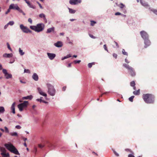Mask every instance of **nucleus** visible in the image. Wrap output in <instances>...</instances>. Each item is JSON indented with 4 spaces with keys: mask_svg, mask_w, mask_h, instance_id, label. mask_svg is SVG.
<instances>
[{
    "mask_svg": "<svg viewBox=\"0 0 157 157\" xmlns=\"http://www.w3.org/2000/svg\"><path fill=\"white\" fill-rule=\"evenodd\" d=\"M141 36L142 38L144 40L145 48H147L151 44V42L149 40V36L147 33L144 31H142L140 32Z\"/></svg>",
    "mask_w": 157,
    "mask_h": 157,
    "instance_id": "nucleus-1",
    "label": "nucleus"
},
{
    "mask_svg": "<svg viewBox=\"0 0 157 157\" xmlns=\"http://www.w3.org/2000/svg\"><path fill=\"white\" fill-rule=\"evenodd\" d=\"M154 96L151 94H144L143 98L144 101L147 103H153L154 101Z\"/></svg>",
    "mask_w": 157,
    "mask_h": 157,
    "instance_id": "nucleus-2",
    "label": "nucleus"
},
{
    "mask_svg": "<svg viewBox=\"0 0 157 157\" xmlns=\"http://www.w3.org/2000/svg\"><path fill=\"white\" fill-rule=\"evenodd\" d=\"M44 24L42 23H41L38 24L36 26H30V28L37 33H39L44 30Z\"/></svg>",
    "mask_w": 157,
    "mask_h": 157,
    "instance_id": "nucleus-3",
    "label": "nucleus"
},
{
    "mask_svg": "<svg viewBox=\"0 0 157 157\" xmlns=\"http://www.w3.org/2000/svg\"><path fill=\"white\" fill-rule=\"evenodd\" d=\"M6 148L12 153L16 155H19V153L16 147L10 143L5 144L4 145Z\"/></svg>",
    "mask_w": 157,
    "mask_h": 157,
    "instance_id": "nucleus-4",
    "label": "nucleus"
},
{
    "mask_svg": "<svg viewBox=\"0 0 157 157\" xmlns=\"http://www.w3.org/2000/svg\"><path fill=\"white\" fill-rule=\"evenodd\" d=\"M48 88V94L52 96L55 95L56 91L54 86L50 83H48L46 84Z\"/></svg>",
    "mask_w": 157,
    "mask_h": 157,
    "instance_id": "nucleus-5",
    "label": "nucleus"
},
{
    "mask_svg": "<svg viewBox=\"0 0 157 157\" xmlns=\"http://www.w3.org/2000/svg\"><path fill=\"white\" fill-rule=\"evenodd\" d=\"M123 66L129 71L130 75L132 76H135L136 73L134 69L132 67L126 63L123 64Z\"/></svg>",
    "mask_w": 157,
    "mask_h": 157,
    "instance_id": "nucleus-6",
    "label": "nucleus"
},
{
    "mask_svg": "<svg viewBox=\"0 0 157 157\" xmlns=\"http://www.w3.org/2000/svg\"><path fill=\"white\" fill-rule=\"evenodd\" d=\"M28 104V102L25 101L23 103H20L17 105L18 108L20 111H22L24 108L26 107Z\"/></svg>",
    "mask_w": 157,
    "mask_h": 157,
    "instance_id": "nucleus-7",
    "label": "nucleus"
},
{
    "mask_svg": "<svg viewBox=\"0 0 157 157\" xmlns=\"http://www.w3.org/2000/svg\"><path fill=\"white\" fill-rule=\"evenodd\" d=\"M20 29L22 31L25 33H31L32 31L26 26H24L23 24L20 25Z\"/></svg>",
    "mask_w": 157,
    "mask_h": 157,
    "instance_id": "nucleus-8",
    "label": "nucleus"
},
{
    "mask_svg": "<svg viewBox=\"0 0 157 157\" xmlns=\"http://www.w3.org/2000/svg\"><path fill=\"white\" fill-rule=\"evenodd\" d=\"M2 72L4 74L5 76L6 79H8L12 78V75L8 73L7 70L6 69H3Z\"/></svg>",
    "mask_w": 157,
    "mask_h": 157,
    "instance_id": "nucleus-9",
    "label": "nucleus"
},
{
    "mask_svg": "<svg viewBox=\"0 0 157 157\" xmlns=\"http://www.w3.org/2000/svg\"><path fill=\"white\" fill-rule=\"evenodd\" d=\"M10 9L16 10L19 11L20 8L18 7L17 4H11L9 6Z\"/></svg>",
    "mask_w": 157,
    "mask_h": 157,
    "instance_id": "nucleus-10",
    "label": "nucleus"
},
{
    "mask_svg": "<svg viewBox=\"0 0 157 157\" xmlns=\"http://www.w3.org/2000/svg\"><path fill=\"white\" fill-rule=\"evenodd\" d=\"M46 145L51 150L54 149L56 147V146L55 144L50 143L48 141L47 142Z\"/></svg>",
    "mask_w": 157,
    "mask_h": 157,
    "instance_id": "nucleus-11",
    "label": "nucleus"
},
{
    "mask_svg": "<svg viewBox=\"0 0 157 157\" xmlns=\"http://www.w3.org/2000/svg\"><path fill=\"white\" fill-rule=\"evenodd\" d=\"M47 55L48 57L51 60H53L56 56V55L54 53L47 52Z\"/></svg>",
    "mask_w": 157,
    "mask_h": 157,
    "instance_id": "nucleus-12",
    "label": "nucleus"
},
{
    "mask_svg": "<svg viewBox=\"0 0 157 157\" xmlns=\"http://www.w3.org/2000/svg\"><path fill=\"white\" fill-rule=\"evenodd\" d=\"M81 0H70L69 1V3L71 5H76L78 3H80Z\"/></svg>",
    "mask_w": 157,
    "mask_h": 157,
    "instance_id": "nucleus-13",
    "label": "nucleus"
},
{
    "mask_svg": "<svg viewBox=\"0 0 157 157\" xmlns=\"http://www.w3.org/2000/svg\"><path fill=\"white\" fill-rule=\"evenodd\" d=\"M37 90L38 91V93L40 95H42L45 97H47V94L43 92L40 88L38 87Z\"/></svg>",
    "mask_w": 157,
    "mask_h": 157,
    "instance_id": "nucleus-14",
    "label": "nucleus"
},
{
    "mask_svg": "<svg viewBox=\"0 0 157 157\" xmlns=\"http://www.w3.org/2000/svg\"><path fill=\"white\" fill-rule=\"evenodd\" d=\"M54 45L58 48L62 47L63 45V43L61 41H58L56 43H55L54 44Z\"/></svg>",
    "mask_w": 157,
    "mask_h": 157,
    "instance_id": "nucleus-15",
    "label": "nucleus"
},
{
    "mask_svg": "<svg viewBox=\"0 0 157 157\" xmlns=\"http://www.w3.org/2000/svg\"><path fill=\"white\" fill-rule=\"evenodd\" d=\"M32 78L35 81H37L39 79L38 75L36 73H34L32 76Z\"/></svg>",
    "mask_w": 157,
    "mask_h": 157,
    "instance_id": "nucleus-16",
    "label": "nucleus"
},
{
    "mask_svg": "<svg viewBox=\"0 0 157 157\" xmlns=\"http://www.w3.org/2000/svg\"><path fill=\"white\" fill-rule=\"evenodd\" d=\"M15 102H13L11 105V109L12 111L11 112L15 114Z\"/></svg>",
    "mask_w": 157,
    "mask_h": 157,
    "instance_id": "nucleus-17",
    "label": "nucleus"
},
{
    "mask_svg": "<svg viewBox=\"0 0 157 157\" xmlns=\"http://www.w3.org/2000/svg\"><path fill=\"white\" fill-rule=\"evenodd\" d=\"M55 31V28L54 27H53L52 28H49L48 29H47V31L46 32V33H50L51 32H54Z\"/></svg>",
    "mask_w": 157,
    "mask_h": 157,
    "instance_id": "nucleus-18",
    "label": "nucleus"
},
{
    "mask_svg": "<svg viewBox=\"0 0 157 157\" xmlns=\"http://www.w3.org/2000/svg\"><path fill=\"white\" fill-rule=\"evenodd\" d=\"M3 56L5 58H11L13 56V54L12 53H5L3 55Z\"/></svg>",
    "mask_w": 157,
    "mask_h": 157,
    "instance_id": "nucleus-19",
    "label": "nucleus"
},
{
    "mask_svg": "<svg viewBox=\"0 0 157 157\" xmlns=\"http://www.w3.org/2000/svg\"><path fill=\"white\" fill-rule=\"evenodd\" d=\"M28 5V6L31 8H32L33 9H35L36 8L35 6L33 5L29 1H26V2Z\"/></svg>",
    "mask_w": 157,
    "mask_h": 157,
    "instance_id": "nucleus-20",
    "label": "nucleus"
},
{
    "mask_svg": "<svg viewBox=\"0 0 157 157\" xmlns=\"http://www.w3.org/2000/svg\"><path fill=\"white\" fill-rule=\"evenodd\" d=\"M0 151L1 152V153H2L3 154L6 153V149L4 147H0Z\"/></svg>",
    "mask_w": 157,
    "mask_h": 157,
    "instance_id": "nucleus-21",
    "label": "nucleus"
},
{
    "mask_svg": "<svg viewBox=\"0 0 157 157\" xmlns=\"http://www.w3.org/2000/svg\"><path fill=\"white\" fill-rule=\"evenodd\" d=\"M32 98H33L32 96L31 95H30L28 96H26V97H23L22 98V99L23 100H24V99H30V100H31V99Z\"/></svg>",
    "mask_w": 157,
    "mask_h": 157,
    "instance_id": "nucleus-22",
    "label": "nucleus"
},
{
    "mask_svg": "<svg viewBox=\"0 0 157 157\" xmlns=\"http://www.w3.org/2000/svg\"><path fill=\"white\" fill-rule=\"evenodd\" d=\"M140 3L143 6L145 7H147L148 6V5L147 3L145 2H143L142 0H140Z\"/></svg>",
    "mask_w": 157,
    "mask_h": 157,
    "instance_id": "nucleus-23",
    "label": "nucleus"
},
{
    "mask_svg": "<svg viewBox=\"0 0 157 157\" xmlns=\"http://www.w3.org/2000/svg\"><path fill=\"white\" fill-rule=\"evenodd\" d=\"M1 154L2 157H10V155L9 153H6L4 154H3L2 153H1Z\"/></svg>",
    "mask_w": 157,
    "mask_h": 157,
    "instance_id": "nucleus-24",
    "label": "nucleus"
},
{
    "mask_svg": "<svg viewBox=\"0 0 157 157\" xmlns=\"http://www.w3.org/2000/svg\"><path fill=\"white\" fill-rule=\"evenodd\" d=\"M68 9L69 10V12L70 13L73 14L75 13V12H76V11L75 10H74L72 9L68 8Z\"/></svg>",
    "mask_w": 157,
    "mask_h": 157,
    "instance_id": "nucleus-25",
    "label": "nucleus"
},
{
    "mask_svg": "<svg viewBox=\"0 0 157 157\" xmlns=\"http://www.w3.org/2000/svg\"><path fill=\"white\" fill-rule=\"evenodd\" d=\"M71 57V55L70 54H68L67 56H65L64 57H62L61 58V60H64V59H66L68 58H69Z\"/></svg>",
    "mask_w": 157,
    "mask_h": 157,
    "instance_id": "nucleus-26",
    "label": "nucleus"
},
{
    "mask_svg": "<svg viewBox=\"0 0 157 157\" xmlns=\"http://www.w3.org/2000/svg\"><path fill=\"white\" fill-rule=\"evenodd\" d=\"M19 53L21 56H23L25 54V52L23 51L21 48H19Z\"/></svg>",
    "mask_w": 157,
    "mask_h": 157,
    "instance_id": "nucleus-27",
    "label": "nucleus"
},
{
    "mask_svg": "<svg viewBox=\"0 0 157 157\" xmlns=\"http://www.w3.org/2000/svg\"><path fill=\"white\" fill-rule=\"evenodd\" d=\"M5 111L4 108L3 106H0V113H3Z\"/></svg>",
    "mask_w": 157,
    "mask_h": 157,
    "instance_id": "nucleus-28",
    "label": "nucleus"
},
{
    "mask_svg": "<svg viewBox=\"0 0 157 157\" xmlns=\"http://www.w3.org/2000/svg\"><path fill=\"white\" fill-rule=\"evenodd\" d=\"M10 134L12 136H17L18 134L17 132H10Z\"/></svg>",
    "mask_w": 157,
    "mask_h": 157,
    "instance_id": "nucleus-29",
    "label": "nucleus"
},
{
    "mask_svg": "<svg viewBox=\"0 0 157 157\" xmlns=\"http://www.w3.org/2000/svg\"><path fill=\"white\" fill-rule=\"evenodd\" d=\"M140 90L139 89L136 91H134L133 92V94L135 95H139L140 94Z\"/></svg>",
    "mask_w": 157,
    "mask_h": 157,
    "instance_id": "nucleus-30",
    "label": "nucleus"
},
{
    "mask_svg": "<svg viewBox=\"0 0 157 157\" xmlns=\"http://www.w3.org/2000/svg\"><path fill=\"white\" fill-rule=\"evenodd\" d=\"M95 64V62H92V63H89L88 64V66L89 68H90L92 67V65H94Z\"/></svg>",
    "mask_w": 157,
    "mask_h": 157,
    "instance_id": "nucleus-31",
    "label": "nucleus"
},
{
    "mask_svg": "<svg viewBox=\"0 0 157 157\" xmlns=\"http://www.w3.org/2000/svg\"><path fill=\"white\" fill-rule=\"evenodd\" d=\"M7 24L8 25L12 26L14 24V22L13 21H9Z\"/></svg>",
    "mask_w": 157,
    "mask_h": 157,
    "instance_id": "nucleus-32",
    "label": "nucleus"
},
{
    "mask_svg": "<svg viewBox=\"0 0 157 157\" xmlns=\"http://www.w3.org/2000/svg\"><path fill=\"white\" fill-rule=\"evenodd\" d=\"M90 22V25L92 26H94V24L96 23V21H91Z\"/></svg>",
    "mask_w": 157,
    "mask_h": 157,
    "instance_id": "nucleus-33",
    "label": "nucleus"
},
{
    "mask_svg": "<svg viewBox=\"0 0 157 157\" xmlns=\"http://www.w3.org/2000/svg\"><path fill=\"white\" fill-rule=\"evenodd\" d=\"M118 6L121 9L123 8L125 6V5L122 3L118 5Z\"/></svg>",
    "mask_w": 157,
    "mask_h": 157,
    "instance_id": "nucleus-34",
    "label": "nucleus"
},
{
    "mask_svg": "<svg viewBox=\"0 0 157 157\" xmlns=\"http://www.w3.org/2000/svg\"><path fill=\"white\" fill-rule=\"evenodd\" d=\"M24 73H26L30 74L31 73L29 69H25L24 70Z\"/></svg>",
    "mask_w": 157,
    "mask_h": 157,
    "instance_id": "nucleus-35",
    "label": "nucleus"
},
{
    "mask_svg": "<svg viewBox=\"0 0 157 157\" xmlns=\"http://www.w3.org/2000/svg\"><path fill=\"white\" fill-rule=\"evenodd\" d=\"M6 44L7 45V48H8V49H9L10 51H11V52H12V49L11 48H10V45L9 44V43H7Z\"/></svg>",
    "mask_w": 157,
    "mask_h": 157,
    "instance_id": "nucleus-36",
    "label": "nucleus"
},
{
    "mask_svg": "<svg viewBox=\"0 0 157 157\" xmlns=\"http://www.w3.org/2000/svg\"><path fill=\"white\" fill-rule=\"evenodd\" d=\"M39 17L40 18H44L45 17V16L44 13H41L39 15Z\"/></svg>",
    "mask_w": 157,
    "mask_h": 157,
    "instance_id": "nucleus-37",
    "label": "nucleus"
},
{
    "mask_svg": "<svg viewBox=\"0 0 157 157\" xmlns=\"http://www.w3.org/2000/svg\"><path fill=\"white\" fill-rule=\"evenodd\" d=\"M134 98V96H131L129 98V101L131 102H132L133 101V99Z\"/></svg>",
    "mask_w": 157,
    "mask_h": 157,
    "instance_id": "nucleus-38",
    "label": "nucleus"
},
{
    "mask_svg": "<svg viewBox=\"0 0 157 157\" xmlns=\"http://www.w3.org/2000/svg\"><path fill=\"white\" fill-rule=\"evenodd\" d=\"M81 61L80 60H75L73 61L75 64L79 63Z\"/></svg>",
    "mask_w": 157,
    "mask_h": 157,
    "instance_id": "nucleus-39",
    "label": "nucleus"
},
{
    "mask_svg": "<svg viewBox=\"0 0 157 157\" xmlns=\"http://www.w3.org/2000/svg\"><path fill=\"white\" fill-rule=\"evenodd\" d=\"M135 83L134 81H132L130 82V86H135Z\"/></svg>",
    "mask_w": 157,
    "mask_h": 157,
    "instance_id": "nucleus-40",
    "label": "nucleus"
},
{
    "mask_svg": "<svg viewBox=\"0 0 157 157\" xmlns=\"http://www.w3.org/2000/svg\"><path fill=\"white\" fill-rule=\"evenodd\" d=\"M122 53L123 55L128 56V53L125 52L124 49H123L122 50Z\"/></svg>",
    "mask_w": 157,
    "mask_h": 157,
    "instance_id": "nucleus-41",
    "label": "nucleus"
},
{
    "mask_svg": "<svg viewBox=\"0 0 157 157\" xmlns=\"http://www.w3.org/2000/svg\"><path fill=\"white\" fill-rule=\"evenodd\" d=\"M151 10L155 14L157 15V10L155 9H153Z\"/></svg>",
    "mask_w": 157,
    "mask_h": 157,
    "instance_id": "nucleus-42",
    "label": "nucleus"
},
{
    "mask_svg": "<svg viewBox=\"0 0 157 157\" xmlns=\"http://www.w3.org/2000/svg\"><path fill=\"white\" fill-rule=\"evenodd\" d=\"M18 11L21 13H22V14L24 15H25V13L22 10H21V9H20Z\"/></svg>",
    "mask_w": 157,
    "mask_h": 157,
    "instance_id": "nucleus-43",
    "label": "nucleus"
},
{
    "mask_svg": "<svg viewBox=\"0 0 157 157\" xmlns=\"http://www.w3.org/2000/svg\"><path fill=\"white\" fill-rule=\"evenodd\" d=\"M113 152L114 154L117 156H119V154L117 153L114 150H113Z\"/></svg>",
    "mask_w": 157,
    "mask_h": 157,
    "instance_id": "nucleus-44",
    "label": "nucleus"
},
{
    "mask_svg": "<svg viewBox=\"0 0 157 157\" xmlns=\"http://www.w3.org/2000/svg\"><path fill=\"white\" fill-rule=\"evenodd\" d=\"M36 3H37L38 4L39 7L40 9H43V7L42 6L41 4L38 2L37 1Z\"/></svg>",
    "mask_w": 157,
    "mask_h": 157,
    "instance_id": "nucleus-45",
    "label": "nucleus"
},
{
    "mask_svg": "<svg viewBox=\"0 0 157 157\" xmlns=\"http://www.w3.org/2000/svg\"><path fill=\"white\" fill-rule=\"evenodd\" d=\"M5 131L6 133H9V130L8 128L6 127H5Z\"/></svg>",
    "mask_w": 157,
    "mask_h": 157,
    "instance_id": "nucleus-46",
    "label": "nucleus"
},
{
    "mask_svg": "<svg viewBox=\"0 0 157 157\" xmlns=\"http://www.w3.org/2000/svg\"><path fill=\"white\" fill-rule=\"evenodd\" d=\"M11 9H10V7L9 9L7 10V11L5 12V14H7L9 12H10Z\"/></svg>",
    "mask_w": 157,
    "mask_h": 157,
    "instance_id": "nucleus-47",
    "label": "nucleus"
},
{
    "mask_svg": "<svg viewBox=\"0 0 157 157\" xmlns=\"http://www.w3.org/2000/svg\"><path fill=\"white\" fill-rule=\"evenodd\" d=\"M125 150L126 151H129L130 152H131V153H132V154H133L134 153L131 150H130V149H125Z\"/></svg>",
    "mask_w": 157,
    "mask_h": 157,
    "instance_id": "nucleus-48",
    "label": "nucleus"
},
{
    "mask_svg": "<svg viewBox=\"0 0 157 157\" xmlns=\"http://www.w3.org/2000/svg\"><path fill=\"white\" fill-rule=\"evenodd\" d=\"M15 128L17 129H20L21 128V127L19 125H17L15 126Z\"/></svg>",
    "mask_w": 157,
    "mask_h": 157,
    "instance_id": "nucleus-49",
    "label": "nucleus"
},
{
    "mask_svg": "<svg viewBox=\"0 0 157 157\" xmlns=\"http://www.w3.org/2000/svg\"><path fill=\"white\" fill-rule=\"evenodd\" d=\"M103 47H104V48L105 49V50L106 51H107V52H108V50L107 49V47L106 46V45L105 44L103 46Z\"/></svg>",
    "mask_w": 157,
    "mask_h": 157,
    "instance_id": "nucleus-50",
    "label": "nucleus"
},
{
    "mask_svg": "<svg viewBox=\"0 0 157 157\" xmlns=\"http://www.w3.org/2000/svg\"><path fill=\"white\" fill-rule=\"evenodd\" d=\"M28 21L31 24L32 23V20L31 18H29L28 20Z\"/></svg>",
    "mask_w": 157,
    "mask_h": 157,
    "instance_id": "nucleus-51",
    "label": "nucleus"
},
{
    "mask_svg": "<svg viewBox=\"0 0 157 157\" xmlns=\"http://www.w3.org/2000/svg\"><path fill=\"white\" fill-rule=\"evenodd\" d=\"M38 146L40 148H42L43 147H44V145H42L41 144H39L38 145Z\"/></svg>",
    "mask_w": 157,
    "mask_h": 157,
    "instance_id": "nucleus-52",
    "label": "nucleus"
},
{
    "mask_svg": "<svg viewBox=\"0 0 157 157\" xmlns=\"http://www.w3.org/2000/svg\"><path fill=\"white\" fill-rule=\"evenodd\" d=\"M89 36H90L91 37V38H93V39H95L96 38V37L90 34H89Z\"/></svg>",
    "mask_w": 157,
    "mask_h": 157,
    "instance_id": "nucleus-53",
    "label": "nucleus"
},
{
    "mask_svg": "<svg viewBox=\"0 0 157 157\" xmlns=\"http://www.w3.org/2000/svg\"><path fill=\"white\" fill-rule=\"evenodd\" d=\"M36 100L38 101H39L40 102H42V100L41 99H36Z\"/></svg>",
    "mask_w": 157,
    "mask_h": 157,
    "instance_id": "nucleus-54",
    "label": "nucleus"
},
{
    "mask_svg": "<svg viewBox=\"0 0 157 157\" xmlns=\"http://www.w3.org/2000/svg\"><path fill=\"white\" fill-rule=\"evenodd\" d=\"M113 56L115 57L116 59L117 58V55L115 53H113Z\"/></svg>",
    "mask_w": 157,
    "mask_h": 157,
    "instance_id": "nucleus-55",
    "label": "nucleus"
},
{
    "mask_svg": "<svg viewBox=\"0 0 157 157\" xmlns=\"http://www.w3.org/2000/svg\"><path fill=\"white\" fill-rule=\"evenodd\" d=\"M8 25H8V24H6V25H5L4 26V29H6L7 28V27H8Z\"/></svg>",
    "mask_w": 157,
    "mask_h": 157,
    "instance_id": "nucleus-56",
    "label": "nucleus"
},
{
    "mask_svg": "<svg viewBox=\"0 0 157 157\" xmlns=\"http://www.w3.org/2000/svg\"><path fill=\"white\" fill-rule=\"evenodd\" d=\"M128 157H135L134 155L132 154H130L128 155Z\"/></svg>",
    "mask_w": 157,
    "mask_h": 157,
    "instance_id": "nucleus-57",
    "label": "nucleus"
},
{
    "mask_svg": "<svg viewBox=\"0 0 157 157\" xmlns=\"http://www.w3.org/2000/svg\"><path fill=\"white\" fill-rule=\"evenodd\" d=\"M121 14L120 13V12H117L116 13H115V15H121Z\"/></svg>",
    "mask_w": 157,
    "mask_h": 157,
    "instance_id": "nucleus-58",
    "label": "nucleus"
},
{
    "mask_svg": "<svg viewBox=\"0 0 157 157\" xmlns=\"http://www.w3.org/2000/svg\"><path fill=\"white\" fill-rule=\"evenodd\" d=\"M125 61L127 63H128L130 62L126 58L125 59Z\"/></svg>",
    "mask_w": 157,
    "mask_h": 157,
    "instance_id": "nucleus-59",
    "label": "nucleus"
},
{
    "mask_svg": "<svg viewBox=\"0 0 157 157\" xmlns=\"http://www.w3.org/2000/svg\"><path fill=\"white\" fill-rule=\"evenodd\" d=\"M114 42L115 43V44H116L117 47V48H118L119 47V46L118 45V43L115 41H114Z\"/></svg>",
    "mask_w": 157,
    "mask_h": 157,
    "instance_id": "nucleus-60",
    "label": "nucleus"
},
{
    "mask_svg": "<svg viewBox=\"0 0 157 157\" xmlns=\"http://www.w3.org/2000/svg\"><path fill=\"white\" fill-rule=\"evenodd\" d=\"M44 20V21L46 23L47 22V20L45 17L43 18Z\"/></svg>",
    "mask_w": 157,
    "mask_h": 157,
    "instance_id": "nucleus-61",
    "label": "nucleus"
},
{
    "mask_svg": "<svg viewBox=\"0 0 157 157\" xmlns=\"http://www.w3.org/2000/svg\"><path fill=\"white\" fill-rule=\"evenodd\" d=\"M71 67V63H69L67 66V67Z\"/></svg>",
    "mask_w": 157,
    "mask_h": 157,
    "instance_id": "nucleus-62",
    "label": "nucleus"
},
{
    "mask_svg": "<svg viewBox=\"0 0 157 157\" xmlns=\"http://www.w3.org/2000/svg\"><path fill=\"white\" fill-rule=\"evenodd\" d=\"M22 139H23L25 141L27 140V138H25V137H23Z\"/></svg>",
    "mask_w": 157,
    "mask_h": 157,
    "instance_id": "nucleus-63",
    "label": "nucleus"
},
{
    "mask_svg": "<svg viewBox=\"0 0 157 157\" xmlns=\"http://www.w3.org/2000/svg\"><path fill=\"white\" fill-rule=\"evenodd\" d=\"M66 86H64V87H63V90L64 91H65V90H66Z\"/></svg>",
    "mask_w": 157,
    "mask_h": 157,
    "instance_id": "nucleus-64",
    "label": "nucleus"
}]
</instances>
